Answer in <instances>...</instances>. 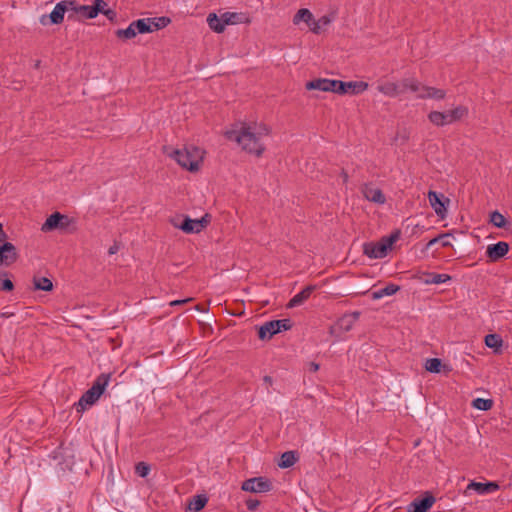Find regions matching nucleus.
Wrapping results in <instances>:
<instances>
[{
    "mask_svg": "<svg viewBox=\"0 0 512 512\" xmlns=\"http://www.w3.org/2000/svg\"><path fill=\"white\" fill-rule=\"evenodd\" d=\"M227 138L235 140L242 149L250 154L260 157L265 151V146L260 142V138L253 132L252 126L247 123H242L239 131L227 132Z\"/></svg>",
    "mask_w": 512,
    "mask_h": 512,
    "instance_id": "obj_1",
    "label": "nucleus"
},
{
    "mask_svg": "<svg viewBox=\"0 0 512 512\" xmlns=\"http://www.w3.org/2000/svg\"><path fill=\"white\" fill-rule=\"evenodd\" d=\"M170 157L173 158L182 168L194 172L199 170L203 161L204 151L194 145L186 146L183 149H175Z\"/></svg>",
    "mask_w": 512,
    "mask_h": 512,
    "instance_id": "obj_2",
    "label": "nucleus"
},
{
    "mask_svg": "<svg viewBox=\"0 0 512 512\" xmlns=\"http://www.w3.org/2000/svg\"><path fill=\"white\" fill-rule=\"evenodd\" d=\"M111 373H101L93 382L91 388H89L79 399L76 404L77 412H83L87 406H91L97 402V400L104 393L108 383L110 381Z\"/></svg>",
    "mask_w": 512,
    "mask_h": 512,
    "instance_id": "obj_3",
    "label": "nucleus"
},
{
    "mask_svg": "<svg viewBox=\"0 0 512 512\" xmlns=\"http://www.w3.org/2000/svg\"><path fill=\"white\" fill-rule=\"evenodd\" d=\"M401 231L396 229L390 235L382 237L378 242H367L363 245V253L371 259L387 256L393 244L399 240Z\"/></svg>",
    "mask_w": 512,
    "mask_h": 512,
    "instance_id": "obj_4",
    "label": "nucleus"
},
{
    "mask_svg": "<svg viewBox=\"0 0 512 512\" xmlns=\"http://www.w3.org/2000/svg\"><path fill=\"white\" fill-rule=\"evenodd\" d=\"M377 89L386 96L396 97L407 90L418 92L420 90V82L415 78H404L399 84L394 82H385L379 85Z\"/></svg>",
    "mask_w": 512,
    "mask_h": 512,
    "instance_id": "obj_5",
    "label": "nucleus"
},
{
    "mask_svg": "<svg viewBox=\"0 0 512 512\" xmlns=\"http://www.w3.org/2000/svg\"><path fill=\"white\" fill-rule=\"evenodd\" d=\"M75 223L74 218L61 214L60 212H54L46 219L41 230L43 232H49L58 229L72 233L76 231Z\"/></svg>",
    "mask_w": 512,
    "mask_h": 512,
    "instance_id": "obj_6",
    "label": "nucleus"
},
{
    "mask_svg": "<svg viewBox=\"0 0 512 512\" xmlns=\"http://www.w3.org/2000/svg\"><path fill=\"white\" fill-rule=\"evenodd\" d=\"M293 323L290 319H279L265 322L258 327V338L262 341H269L274 335L290 330Z\"/></svg>",
    "mask_w": 512,
    "mask_h": 512,
    "instance_id": "obj_7",
    "label": "nucleus"
},
{
    "mask_svg": "<svg viewBox=\"0 0 512 512\" xmlns=\"http://www.w3.org/2000/svg\"><path fill=\"white\" fill-rule=\"evenodd\" d=\"M465 112L466 110L463 107H456L444 112L432 111L428 114V119L436 126H444L460 120Z\"/></svg>",
    "mask_w": 512,
    "mask_h": 512,
    "instance_id": "obj_8",
    "label": "nucleus"
},
{
    "mask_svg": "<svg viewBox=\"0 0 512 512\" xmlns=\"http://www.w3.org/2000/svg\"><path fill=\"white\" fill-rule=\"evenodd\" d=\"M335 88L333 93H337L339 95L350 94V95H358L368 88V83L364 81H341L335 80Z\"/></svg>",
    "mask_w": 512,
    "mask_h": 512,
    "instance_id": "obj_9",
    "label": "nucleus"
},
{
    "mask_svg": "<svg viewBox=\"0 0 512 512\" xmlns=\"http://www.w3.org/2000/svg\"><path fill=\"white\" fill-rule=\"evenodd\" d=\"M360 312L355 311L349 314H344L337 322L329 329L331 335L339 336L343 332H348L352 329L355 322L359 319Z\"/></svg>",
    "mask_w": 512,
    "mask_h": 512,
    "instance_id": "obj_10",
    "label": "nucleus"
},
{
    "mask_svg": "<svg viewBox=\"0 0 512 512\" xmlns=\"http://www.w3.org/2000/svg\"><path fill=\"white\" fill-rule=\"evenodd\" d=\"M436 498L431 491H425L420 497L415 498L407 507V512H428Z\"/></svg>",
    "mask_w": 512,
    "mask_h": 512,
    "instance_id": "obj_11",
    "label": "nucleus"
},
{
    "mask_svg": "<svg viewBox=\"0 0 512 512\" xmlns=\"http://www.w3.org/2000/svg\"><path fill=\"white\" fill-rule=\"evenodd\" d=\"M241 489L251 493L269 492L272 489V482L265 477H254L245 480Z\"/></svg>",
    "mask_w": 512,
    "mask_h": 512,
    "instance_id": "obj_12",
    "label": "nucleus"
},
{
    "mask_svg": "<svg viewBox=\"0 0 512 512\" xmlns=\"http://www.w3.org/2000/svg\"><path fill=\"white\" fill-rule=\"evenodd\" d=\"M428 199L431 207L434 209L436 214L444 219L447 212V204L450 202L448 198H446L442 193H438L430 190L428 192Z\"/></svg>",
    "mask_w": 512,
    "mask_h": 512,
    "instance_id": "obj_13",
    "label": "nucleus"
},
{
    "mask_svg": "<svg viewBox=\"0 0 512 512\" xmlns=\"http://www.w3.org/2000/svg\"><path fill=\"white\" fill-rule=\"evenodd\" d=\"M509 252V244L504 241H499L496 244L488 245L486 248L487 261L494 263L498 262Z\"/></svg>",
    "mask_w": 512,
    "mask_h": 512,
    "instance_id": "obj_14",
    "label": "nucleus"
},
{
    "mask_svg": "<svg viewBox=\"0 0 512 512\" xmlns=\"http://www.w3.org/2000/svg\"><path fill=\"white\" fill-rule=\"evenodd\" d=\"M19 258L16 247L10 242L0 245V266H10Z\"/></svg>",
    "mask_w": 512,
    "mask_h": 512,
    "instance_id": "obj_15",
    "label": "nucleus"
},
{
    "mask_svg": "<svg viewBox=\"0 0 512 512\" xmlns=\"http://www.w3.org/2000/svg\"><path fill=\"white\" fill-rule=\"evenodd\" d=\"M65 1H60L56 4L53 11L49 15H43L40 18V23L42 25L61 24L64 20V15L66 13V6L64 5Z\"/></svg>",
    "mask_w": 512,
    "mask_h": 512,
    "instance_id": "obj_16",
    "label": "nucleus"
},
{
    "mask_svg": "<svg viewBox=\"0 0 512 512\" xmlns=\"http://www.w3.org/2000/svg\"><path fill=\"white\" fill-rule=\"evenodd\" d=\"M335 79L319 78L308 81L305 84L307 90H320L323 92H333L335 88Z\"/></svg>",
    "mask_w": 512,
    "mask_h": 512,
    "instance_id": "obj_17",
    "label": "nucleus"
},
{
    "mask_svg": "<svg viewBox=\"0 0 512 512\" xmlns=\"http://www.w3.org/2000/svg\"><path fill=\"white\" fill-rule=\"evenodd\" d=\"M484 343L488 348L492 349L495 355H501L505 350L504 341L500 334H487L484 337Z\"/></svg>",
    "mask_w": 512,
    "mask_h": 512,
    "instance_id": "obj_18",
    "label": "nucleus"
},
{
    "mask_svg": "<svg viewBox=\"0 0 512 512\" xmlns=\"http://www.w3.org/2000/svg\"><path fill=\"white\" fill-rule=\"evenodd\" d=\"M98 14H99V9L94 8L93 5L92 6L80 5L77 8L78 16H75L74 14H69L68 20L93 19V18L97 17Z\"/></svg>",
    "mask_w": 512,
    "mask_h": 512,
    "instance_id": "obj_19",
    "label": "nucleus"
},
{
    "mask_svg": "<svg viewBox=\"0 0 512 512\" xmlns=\"http://www.w3.org/2000/svg\"><path fill=\"white\" fill-rule=\"evenodd\" d=\"M363 194L367 200L377 204H384L386 201V197L382 190L375 188L372 185L365 184L363 187Z\"/></svg>",
    "mask_w": 512,
    "mask_h": 512,
    "instance_id": "obj_20",
    "label": "nucleus"
},
{
    "mask_svg": "<svg viewBox=\"0 0 512 512\" xmlns=\"http://www.w3.org/2000/svg\"><path fill=\"white\" fill-rule=\"evenodd\" d=\"M314 290L315 286H306L302 291H300L290 299V301L287 304V308H293L302 305L306 300L309 299Z\"/></svg>",
    "mask_w": 512,
    "mask_h": 512,
    "instance_id": "obj_21",
    "label": "nucleus"
},
{
    "mask_svg": "<svg viewBox=\"0 0 512 512\" xmlns=\"http://www.w3.org/2000/svg\"><path fill=\"white\" fill-rule=\"evenodd\" d=\"M418 92H420L418 97L422 98V99L431 98V99L440 100V99H443L446 95V92L443 89L425 86V85H422L421 83H420V90Z\"/></svg>",
    "mask_w": 512,
    "mask_h": 512,
    "instance_id": "obj_22",
    "label": "nucleus"
},
{
    "mask_svg": "<svg viewBox=\"0 0 512 512\" xmlns=\"http://www.w3.org/2000/svg\"><path fill=\"white\" fill-rule=\"evenodd\" d=\"M208 498L205 494L193 496L187 505V509L193 512L201 511L207 504Z\"/></svg>",
    "mask_w": 512,
    "mask_h": 512,
    "instance_id": "obj_23",
    "label": "nucleus"
},
{
    "mask_svg": "<svg viewBox=\"0 0 512 512\" xmlns=\"http://www.w3.org/2000/svg\"><path fill=\"white\" fill-rule=\"evenodd\" d=\"M400 290V286L396 285V284H393V283H390L388 284L387 286H385L384 288L382 289H379L377 291H373L371 293V298L373 300H378V299H381L382 297L384 296H391V295H394L395 293H397L398 291Z\"/></svg>",
    "mask_w": 512,
    "mask_h": 512,
    "instance_id": "obj_24",
    "label": "nucleus"
},
{
    "mask_svg": "<svg viewBox=\"0 0 512 512\" xmlns=\"http://www.w3.org/2000/svg\"><path fill=\"white\" fill-rule=\"evenodd\" d=\"M297 460L298 454L296 451H286L281 455L278 466L282 469L290 468Z\"/></svg>",
    "mask_w": 512,
    "mask_h": 512,
    "instance_id": "obj_25",
    "label": "nucleus"
},
{
    "mask_svg": "<svg viewBox=\"0 0 512 512\" xmlns=\"http://www.w3.org/2000/svg\"><path fill=\"white\" fill-rule=\"evenodd\" d=\"M207 23L210 29L216 33H222L225 30V23L222 16L218 17L215 13H210L208 15Z\"/></svg>",
    "mask_w": 512,
    "mask_h": 512,
    "instance_id": "obj_26",
    "label": "nucleus"
},
{
    "mask_svg": "<svg viewBox=\"0 0 512 512\" xmlns=\"http://www.w3.org/2000/svg\"><path fill=\"white\" fill-rule=\"evenodd\" d=\"M243 14L242 13H236V12H225L222 14L223 21L226 25H233L237 23H250V19L246 18L245 20L242 19Z\"/></svg>",
    "mask_w": 512,
    "mask_h": 512,
    "instance_id": "obj_27",
    "label": "nucleus"
},
{
    "mask_svg": "<svg viewBox=\"0 0 512 512\" xmlns=\"http://www.w3.org/2000/svg\"><path fill=\"white\" fill-rule=\"evenodd\" d=\"M33 286L34 290H42V291H52L53 290V283L52 281L47 277H33Z\"/></svg>",
    "mask_w": 512,
    "mask_h": 512,
    "instance_id": "obj_28",
    "label": "nucleus"
},
{
    "mask_svg": "<svg viewBox=\"0 0 512 512\" xmlns=\"http://www.w3.org/2000/svg\"><path fill=\"white\" fill-rule=\"evenodd\" d=\"M450 279L451 277L447 274L426 273L425 278H423V281L426 284H441L445 283Z\"/></svg>",
    "mask_w": 512,
    "mask_h": 512,
    "instance_id": "obj_29",
    "label": "nucleus"
},
{
    "mask_svg": "<svg viewBox=\"0 0 512 512\" xmlns=\"http://www.w3.org/2000/svg\"><path fill=\"white\" fill-rule=\"evenodd\" d=\"M149 19H150V28H151L152 32L163 29L171 23V19L169 17H165V16L154 17V18H149Z\"/></svg>",
    "mask_w": 512,
    "mask_h": 512,
    "instance_id": "obj_30",
    "label": "nucleus"
},
{
    "mask_svg": "<svg viewBox=\"0 0 512 512\" xmlns=\"http://www.w3.org/2000/svg\"><path fill=\"white\" fill-rule=\"evenodd\" d=\"M313 20V14L310 10L306 8H301L297 11V13L293 17V23L298 24L300 21H304L307 25H310V22Z\"/></svg>",
    "mask_w": 512,
    "mask_h": 512,
    "instance_id": "obj_31",
    "label": "nucleus"
},
{
    "mask_svg": "<svg viewBox=\"0 0 512 512\" xmlns=\"http://www.w3.org/2000/svg\"><path fill=\"white\" fill-rule=\"evenodd\" d=\"M137 34L151 33L150 19L142 18L132 22Z\"/></svg>",
    "mask_w": 512,
    "mask_h": 512,
    "instance_id": "obj_32",
    "label": "nucleus"
},
{
    "mask_svg": "<svg viewBox=\"0 0 512 512\" xmlns=\"http://www.w3.org/2000/svg\"><path fill=\"white\" fill-rule=\"evenodd\" d=\"M442 367H444V365L439 358H429L425 362V369L431 373L441 372Z\"/></svg>",
    "mask_w": 512,
    "mask_h": 512,
    "instance_id": "obj_33",
    "label": "nucleus"
},
{
    "mask_svg": "<svg viewBox=\"0 0 512 512\" xmlns=\"http://www.w3.org/2000/svg\"><path fill=\"white\" fill-rule=\"evenodd\" d=\"M489 223L497 228H505L507 220L500 212L494 211L490 214Z\"/></svg>",
    "mask_w": 512,
    "mask_h": 512,
    "instance_id": "obj_34",
    "label": "nucleus"
},
{
    "mask_svg": "<svg viewBox=\"0 0 512 512\" xmlns=\"http://www.w3.org/2000/svg\"><path fill=\"white\" fill-rule=\"evenodd\" d=\"M115 34L119 39H123V40L132 39V38L136 37V35H137L135 28L132 26V22L126 29L116 30Z\"/></svg>",
    "mask_w": 512,
    "mask_h": 512,
    "instance_id": "obj_35",
    "label": "nucleus"
},
{
    "mask_svg": "<svg viewBox=\"0 0 512 512\" xmlns=\"http://www.w3.org/2000/svg\"><path fill=\"white\" fill-rule=\"evenodd\" d=\"M172 223L175 227L180 228L185 233H195L193 219L189 217H185L180 224L176 223L174 220H172Z\"/></svg>",
    "mask_w": 512,
    "mask_h": 512,
    "instance_id": "obj_36",
    "label": "nucleus"
},
{
    "mask_svg": "<svg viewBox=\"0 0 512 512\" xmlns=\"http://www.w3.org/2000/svg\"><path fill=\"white\" fill-rule=\"evenodd\" d=\"M9 273L0 271V290L10 292L14 289L13 282L8 278Z\"/></svg>",
    "mask_w": 512,
    "mask_h": 512,
    "instance_id": "obj_37",
    "label": "nucleus"
},
{
    "mask_svg": "<svg viewBox=\"0 0 512 512\" xmlns=\"http://www.w3.org/2000/svg\"><path fill=\"white\" fill-rule=\"evenodd\" d=\"M211 222L210 214L206 213L200 219H193L195 233L201 232L204 228H206Z\"/></svg>",
    "mask_w": 512,
    "mask_h": 512,
    "instance_id": "obj_38",
    "label": "nucleus"
},
{
    "mask_svg": "<svg viewBox=\"0 0 512 512\" xmlns=\"http://www.w3.org/2000/svg\"><path fill=\"white\" fill-rule=\"evenodd\" d=\"M150 470V465L147 464L146 462H138L135 465V473L140 477H146L149 474Z\"/></svg>",
    "mask_w": 512,
    "mask_h": 512,
    "instance_id": "obj_39",
    "label": "nucleus"
},
{
    "mask_svg": "<svg viewBox=\"0 0 512 512\" xmlns=\"http://www.w3.org/2000/svg\"><path fill=\"white\" fill-rule=\"evenodd\" d=\"M252 130L254 133H256V135L259 138L261 136H268L271 133V129L263 123H261L259 125L255 124L254 127H252Z\"/></svg>",
    "mask_w": 512,
    "mask_h": 512,
    "instance_id": "obj_40",
    "label": "nucleus"
},
{
    "mask_svg": "<svg viewBox=\"0 0 512 512\" xmlns=\"http://www.w3.org/2000/svg\"><path fill=\"white\" fill-rule=\"evenodd\" d=\"M499 484L496 481L493 482H482V495L487 493H493L499 490Z\"/></svg>",
    "mask_w": 512,
    "mask_h": 512,
    "instance_id": "obj_41",
    "label": "nucleus"
},
{
    "mask_svg": "<svg viewBox=\"0 0 512 512\" xmlns=\"http://www.w3.org/2000/svg\"><path fill=\"white\" fill-rule=\"evenodd\" d=\"M452 235L449 234V233H445V234H441L433 239H431L427 244H426V249H430L431 247H433L434 245H437V243H440L439 241L440 240H444L445 238H450Z\"/></svg>",
    "mask_w": 512,
    "mask_h": 512,
    "instance_id": "obj_42",
    "label": "nucleus"
},
{
    "mask_svg": "<svg viewBox=\"0 0 512 512\" xmlns=\"http://www.w3.org/2000/svg\"><path fill=\"white\" fill-rule=\"evenodd\" d=\"M66 12L72 11L75 16L77 15V8L80 6L75 0H64Z\"/></svg>",
    "mask_w": 512,
    "mask_h": 512,
    "instance_id": "obj_43",
    "label": "nucleus"
},
{
    "mask_svg": "<svg viewBox=\"0 0 512 512\" xmlns=\"http://www.w3.org/2000/svg\"><path fill=\"white\" fill-rule=\"evenodd\" d=\"M471 490H474L480 494V482L472 481L464 490V495H469Z\"/></svg>",
    "mask_w": 512,
    "mask_h": 512,
    "instance_id": "obj_44",
    "label": "nucleus"
},
{
    "mask_svg": "<svg viewBox=\"0 0 512 512\" xmlns=\"http://www.w3.org/2000/svg\"><path fill=\"white\" fill-rule=\"evenodd\" d=\"M245 504L248 510L254 511L258 508L260 502L257 499H248L246 500Z\"/></svg>",
    "mask_w": 512,
    "mask_h": 512,
    "instance_id": "obj_45",
    "label": "nucleus"
},
{
    "mask_svg": "<svg viewBox=\"0 0 512 512\" xmlns=\"http://www.w3.org/2000/svg\"><path fill=\"white\" fill-rule=\"evenodd\" d=\"M311 31L314 33V34H320L321 33V24L320 22H318V20H312L310 22V25H309Z\"/></svg>",
    "mask_w": 512,
    "mask_h": 512,
    "instance_id": "obj_46",
    "label": "nucleus"
},
{
    "mask_svg": "<svg viewBox=\"0 0 512 512\" xmlns=\"http://www.w3.org/2000/svg\"><path fill=\"white\" fill-rule=\"evenodd\" d=\"M107 3L104 0H95L93 7L99 9V13H103L106 9Z\"/></svg>",
    "mask_w": 512,
    "mask_h": 512,
    "instance_id": "obj_47",
    "label": "nucleus"
},
{
    "mask_svg": "<svg viewBox=\"0 0 512 512\" xmlns=\"http://www.w3.org/2000/svg\"><path fill=\"white\" fill-rule=\"evenodd\" d=\"M492 399H482V411L490 410L493 407Z\"/></svg>",
    "mask_w": 512,
    "mask_h": 512,
    "instance_id": "obj_48",
    "label": "nucleus"
},
{
    "mask_svg": "<svg viewBox=\"0 0 512 512\" xmlns=\"http://www.w3.org/2000/svg\"><path fill=\"white\" fill-rule=\"evenodd\" d=\"M102 14H104L110 21H114L117 16L116 12L110 8L105 9Z\"/></svg>",
    "mask_w": 512,
    "mask_h": 512,
    "instance_id": "obj_49",
    "label": "nucleus"
},
{
    "mask_svg": "<svg viewBox=\"0 0 512 512\" xmlns=\"http://www.w3.org/2000/svg\"><path fill=\"white\" fill-rule=\"evenodd\" d=\"M192 300H193V298H186V299H182V300H174V301L170 302V306L182 305V304L188 303V302H190Z\"/></svg>",
    "mask_w": 512,
    "mask_h": 512,
    "instance_id": "obj_50",
    "label": "nucleus"
},
{
    "mask_svg": "<svg viewBox=\"0 0 512 512\" xmlns=\"http://www.w3.org/2000/svg\"><path fill=\"white\" fill-rule=\"evenodd\" d=\"M320 368V365L316 362H310L308 364V369L310 372H317Z\"/></svg>",
    "mask_w": 512,
    "mask_h": 512,
    "instance_id": "obj_51",
    "label": "nucleus"
},
{
    "mask_svg": "<svg viewBox=\"0 0 512 512\" xmlns=\"http://www.w3.org/2000/svg\"><path fill=\"white\" fill-rule=\"evenodd\" d=\"M318 22H320L321 26H326L330 24L331 19L328 16L324 15L318 20Z\"/></svg>",
    "mask_w": 512,
    "mask_h": 512,
    "instance_id": "obj_52",
    "label": "nucleus"
},
{
    "mask_svg": "<svg viewBox=\"0 0 512 512\" xmlns=\"http://www.w3.org/2000/svg\"><path fill=\"white\" fill-rule=\"evenodd\" d=\"M119 251V245L114 243L108 250L109 255L116 254Z\"/></svg>",
    "mask_w": 512,
    "mask_h": 512,
    "instance_id": "obj_53",
    "label": "nucleus"
},
{
    "mask_svg": "<svg viewBox=\"0 0 512 512\" xmlns=\"http://www.w3.org/2000/svg\"><path fill=\"white\" fill-rule=\"evenodd\" d=\"M6 239H7V234L4 232L3 226L0 223V242L4 243V242H6Z\"/></svg>",
    "mask_w": 512,
    "mask_h": 512,
    "instance_id": "obj_54",
    "label": "nucleus"
},
{
    "mask_svg": "<svg viewBox=\"0 0 512 512\" xmlns=\"http://www.w3.org/2000/svg\"><path fill=\"white\" fill-rule=\"evenodd\" d=\"M439 242L441 243L442 247H451L452 246L449 238H445L444 240H440Z\"/></svg>",
    "mask_w": 512,
    "mask_h": 512,
    "instance_id": "obj_55",
    "label": "nucleus"
},
{
    "mask_svg": "<svg viewBox=\"0 0 512 512\" xmlns=\"http://www.w3.org/2000/svg\"><path fill=\"white\" fill-rule=\"evenodd\" d=\"M340 175H341V177H342V179H343V183H347V182H348V178H349V177H348V174H347V172H346V170H345V169H342V170H341Z\"/></svg>",
    "mask_w": 512,
    "mask_h": 512,
    "instance_id": "obj_56",
    "label": "nucleus"
},
{
    "mask_svg": "<svg viewBox=\"0 0 512 512\" xmlns=\"http://www.w3.org/2000/svg\"><path fill=\"white\" fill-rule=\"evenodd\" d=\"M263 382L266 384V385H272L273 383V379L271 376H268V375H265L263 377Z\"/></svg>",
    "mask_w": 512,
    "mask_h": 512,
    "instance_id": "obj_57",
    "label": "nucleus"
},
{
    "mask_svg": "<svg viewBox=\"0 0 512 512\" xmlns=\"http://www.w3.org/2000/svg\"><path fill=\"white\" fill-rule=\"evenodd\" d=\"M472 406L476 409H480V397L479 398H475L473 401H472Z\"/></svg>",
    "mask_w": 512,
    "mask_h": 512,
    "instance_id": "obj_58",
    "label": "nucleus"
},
{
    "mask_svg": "<svg viewBox=\"0 0 512 512\" xmlns=\"http://www.w3.org/2000/svg\"><path fill=\"white\" fill-rule=\"evenodd\" d=\"M195 309L198 311H204V307L201 304L196 305Z\"/></svg>",
    "mask_w": 512,
    "mask_h": 512,
    "instance_id": "obj_59",
    "label": "nucleus"
},
{
    "mask_svg": "<svg viewBox=\"0 0 512 512\" xmlns=\"http://www.w3.org/2000/svg\"><path fill=\"white\" fill-rule=\"evenodd\" d=\"M39 65H40V60L36 61V63H35V67H36V68H38V67H39Z\"/></svg>",
    "mask_w": 512,
    "mask_h": 512,
    "instance_id": "obj_60",
    "label": "nucleus"
}]
</instances>
